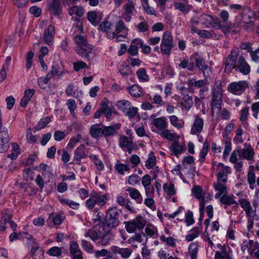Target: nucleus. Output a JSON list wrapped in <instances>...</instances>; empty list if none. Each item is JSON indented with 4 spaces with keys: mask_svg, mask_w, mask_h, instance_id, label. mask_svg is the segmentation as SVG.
<instances>
[{
    "mask_svg": "<svg viewBox=\"0 0 259 259\" xmlns=\"http://www.w3.org/2000/svg\"><path fill=\"white\" fill-rule=\"evenodd\" d=\"M81 245L82 248L88 253H92L94 252V246L90 242L83 239L81 240Z\"/></svg>",
    "mask_w": 259,
    "mask_h": 259,
    "instance_id": "09e8293b",
    "label": "nucleus"
},
{
    "mask_svg": "<svg viewBox=\"0 0 259 259\" xmlns=\"http://www.w3.org/2000/svg\"><path fill=\"white\" fill-rule=\"evenodd\" d=\"M66 105L70 111V114L73 116H75V110L76 108L75 101L74 99H68L67 101Z\"/></svg>",
    "mask_w": 259,
    "mask_h": 259,
    "instance_id": "5fc2aeb1",
    "label": "nucleus"
},
{
    "mask_svg": "<svg viewBox=\"0 0 259 259\" xmlns=\"http://www.w3.org/2000/svg\"><path fill=\"white\" fill-rule=\"evenodd\" d=\"M112 24L106 21H103L99 25L100 29L103 31L106 32V35L108 37V34L112 33L110 32V30L111 29Z\"/></svg>",
    "mask_w": 259,
    "mask_h": 259,
    "instance_id": "a18cd8bd",
    "label": "nucleus"
},
{
    "mask_svg": "<svg viewBox=\"0 0 259 259\" xmlns=\"http://www.w3.org/2000/svg\"><path fill=\"white\" fill-rule=\"evenodd\" d=\"M248 85L246 81H239L230 83L228 86V91L236 95H240L246 89Z\"/></svg>",
    "mask_w": 259,
    "mask_h": 259,
    "instance_id": "39448f33",
    "label": "nucleus"
},
{
    "mask_svg": "<svg viewBox=\"0 0 259 259\" xmlns=\"http://www.w3.org/2000/svg\"><path fill=\"white\" fill-rule=\"evenodd\" d=\"M135 42L139 44L140 48H142V52L144 54H148L150 53L151 51V48L148 45H144L141 39L136 38L135 39Z\"/></svg>",
    "mask_w": 259,
    "mask_h": 259,
    "instance_id": "bf43d9fd",
    "label": "nucleus"
},
{
    "mask_svg": "<svg viewBox=\"0 0 259 259\" xmlns=\"http://www.w3.org/2000/svg\"><path fill=\"white\" fill-rule=\"evenodd\" d=\"M152 124L158 131H163L167 127V119L164 116L154 118L152 121Z\"/></svg>",
    "mask_w": 259,
    "mask_h": 259,
    "instance_id": "4be33fe9",
    "label": "nucleus"
},
{
    "mask_svg": "<svg viewBox=\"0 0 259 259\" xmlns=\"http://www.w3.org/2000/svg\"><path fill=\"white\" fill-rule=\"evenodd\" d=\"M74 41L75 43L78 46V47H85L88 49L93 50V46L89 44L87 41L86 38L81 35L77 34L74 37Z\"/></svg>",
    "mask_w": 259,
    "mask_h": 259,
    "instance_id": "393cba45",
    "label": "nucleus"
},
{
    "mask_svg": "<svg viewBox=\"0 0 259 259\" xmlns=\"http://www.w3.org/2000/svg\"><path fill=\"white\" fill-rule=\"evenodd\" d=\"M70 252L71 255L82 253L79 249L77 243L75 241H72L70 243Z\"/></svg>",
    "mask_w": 259,
    "mask_h": 259,
    "instance_id": "052dcab7",
    "label": "nucleus"
},
{
    "mask_svg": "<svg viewBox=\"0 0 259 259\" xmlns=\"http://www.w3.org/2000/svg\"><path fill=\"white\" fill-rule=\"evenodd\" d=\"M120 124H116L110 126H103V136L109 137L113 136L116 132L120 128Z\"/></svg>",
    "mask_w": 259,
    "mask_h": 259,
    "instance_id": "a878e982",
    "label": "nucleus"
},
{
    "mask_svg": "<svg viewBox=\"0 0 259 259\" xmlns=\"http://www.w3.org/2000/svg\"><path fill=\"white\" fill-rule=\"evenodd\" d=\"M255 153L253 148L249 144L245 143L244 148L241 149L239 156L248 161L253 160Z\"/></svg>",
    "mask_w": 259,
    "mask_h": 259,
    "instance_id": "9d476101",
    "label": "nucleus"
},
{
    "mask_svg": "<svg viewBox=\"0 0 259 259\" xmlns=\"http://www.w3.org/2000/svg\"><path fill=\"white\" fill-rule=\"evenodd\" d=\"M222 102L211 101V112L212 116H213L214 113L218 114L220 112Z\"/></svg>",
    "mask_w": 259,
    "mask_h": 259,
    "instance_id": "0e129e2a",
    "label": "nucleus"
},
{
    "mask_svg": "<svg viewBox=\"0 0 259 259\" xmlns=\"http://www.w3.org/2000/svg\"><path fill=\"white\" fill-rule=\"evenodd\" d=\"M52 78L50 74L48 73L46 75L45 77H39L37 80L38 84L39 87L41 89L45 88V85H46L50 80Z\"/></svg>",
    "mask_w": 259,
    "mask_h": 259,
    "instance_id": "8fccbe9b",
    "label": "nucleus"
},
{
    "mask_svg": "<svg viewBox=\"0 0 259 259\" xmlns=\"http://www.w3.org/2000/svg\"><path fill=\"white\" fill-rule=\"evenodd\" d=\"M119 145L121 148L134 147L133 140L132 139L123 136L119 138Z\"/></svg>",
    "mask_w": 259,
    "mask_h": 259,
    "instance_id": "f704fd0d",
    "label": "nucleus"
},
{
    "mask_svg": "<svg viewBox=\"0 0 259 259\" xmlns=\"http://www.w3.org/2000/svg\"><path fill=\"white\" fill-rule=\"evenodd\" d=\"M179 68L181 69L187 68L189 71H192L194 69V64L193 62H189L187 59H183L180 60V63L178 64Z\"/></svg>",
    "mask_w": 259,
    "mask_h": 259,
    "instance_id": "c9c22d12",
    "label": "nucleus"
},
{
    "mask_svg": "<svg viewBox=\"0 0 259 259\" xmlns=\"http://www.w3.org/2000/svg\"><path fill=\"white\" fill-rule=\"evenodd\" d=\"M174 6L176 10L180 11L185 15L188 13L192 9V5L185 4L180 2L175 3Z\"/></svg>",
    "mask_w": 259,
    "mask_h": 259,
    "instance_id": "7c9ffc66",
    "label": "nucleus"
},
{
    "mask_svg": "<svg viewBox=\"0 0 259 259\" xmlns=\"http://www.w3.org/2000/svg\"><path fill=\"white\" fill-rule=\"evenodd\" d=\"M170 123L178 128H181L184 126V122L180 121L176 115H171L169 117Z\"/></svg>",
    "mask_w": 259,
    "mask_h": 259,
    "instance_id": "de8ad7c7",
    "label": "nucleus"
},
{
    "mask_svg": "<svg viewBox=\"0 0 259 259\" xmlns=\"http://www.w3.org/2000/svg\"><path fill=\"white\" fill-rule=\"evenodd\" d=\"M192 193L195 197L198 199H200L204 196V193L202 188L198 185H195L192 189Z\"/></svg>",
    "mask_w": 259,
    "mask_h": 259,
    "instance_id": "49530a36",
    "label": "nucleus"
},
{
    "mask_svg": "<svg viewBox=\"0 0 259 259\" xmlns=\"http://www.w3.org/2000/svg\"><path fill=\"white\" fill-rule=\"evenodd\" d=\"M198 251V245L196 242L191 243L189 247V253L191 256V259H196L197 254Z\"/></svg>",
    "mask_w": 259,
    "mask_h": 259,
    "instance_id": "a19ab883",
    "label": "nucleus"
},
{
    "mask_svg": "<svg viewBox=\"0 0 259 259\" xmlns=\"http://www.w3.org/2000/svg\"><path fill=\"white\" fill-rule=\"evenodd\" d=\"M199 234V230L198 227H194L190 231V233L186 236L188 241H191L196 238Z\"/></svg>",
    "mask_w": 259,
    "mask_h": 259,
    "instance_id": "603ef678",
    "label": "nucleus"
},
{
    "mask_svg": "<svg viewBox=\"0 0 259 259\" xmlns=\"http://www.w3.org/2000/svg\"><path fill=\"white\" fill-rule=\"evenodd\" d=\"M203 124V119L200 118L198 115H195L194 122L191 127V134L192 135L199 136L202 131Z\"/></svg>",
    "mask_w": 259,
    "mask_h": 259,
    "instance_id": "9b49d317",
    "label": "nucleus"
},
{
    "mask_svg": "<svg viewBox=\"0 0 259 259\" xmlns=\"http://www.w3.org/2000/svg\"><path fill=\"white\" fill-rule=\"evenodd\" d=\"M89 157L94 161L95 164L96 165L99 170H102L104 169V165L103 162L98 158L97 155H90Z\"/></svg>",
    "mask_w": 259,
    "mask_h": 259,
    "instance_id": "e2e57ef3",
    "label": "nucleus"
},
{
    "mask_svg": "<svg viewBox=\"0 0 259 259\" xmlns=\"http://www.w3.org/2000/svg\"><path fill=\"white\" fill-rule=\"evenodd\" d=\"M221 82L216 81L212 90V101L222 102Z\"/></svg>",
    "mask_w": 259,
    "mask_h": 259,
    "instance_id": "4468645a",
    "label": "nucleus"
},
{
    "mask_svg": "<svg viewBox=\"0 0 259 259\" xmlns=\"http://www.w3.org/2000/svg\"><path fill=\"white\" fill-rule=\"evenodd\" d=\"M195 64L199 70L201 71L204 77H209L211 74L212 71L210 67L206 64L202 57H198L195 59Z\"/></svg>",
    "mask_w": 259,
    "mask_h": 259,
    "instance_id": "6e6552de",
    "label": "nucleus"
},
{
    "mask_svg": "<svg viewBox=\"0 0 259 259\" xmlns=\"http://www.w3.org/2000/svg\"><path fill=\"white\" fill-rule=\"evenodd\" d=\"M173 39L169 32H165L162 36V39L161 42L160 49L162 53L169 55L170 54L171 50L174 47Z\"/></svg>",
    "mask_w": 259,
    "mask_h": 259,
    "instance_id": "20e7f679",
    "label": "nucleus"
},
{
    "mask_svg": "<svg viewBox=\"0 0 259 259\" xmlns=\"http://www.w3.org/2000/svg\"><path fill=\"white\" fill-rule=\"evenodd\" d=\"M136 75L141 82L149 81V76L146 73V69L144 68H139L136 72Z\"/></svg>",
    "mask_w": 259,
    "mask_h": 259,
    "instance_id": "58836bf2",
    "label": "nucleus"
},
{
    "mask_svg": "<svg viewBox=\"0 0 259 259\" xmlns=\"http://www.w3.org/2000/svg\"><path fill=\"white\" fill-rule=\"evenodd\" d=\"M109 101L105 99L101 102L100 105V109L103 113L105 114L107 118H109L112 113L117 114V112L115 111L114 108L112 106L110 107L109 106Z\"/></svg>",
    "mask_w": 259,
    "mask_h": 259,
    "instance_id": "f8f14e48",
    "label": "nucleus"
},
{
    "mask_svg": "<svg viewBox=\"0 0 259 259\" xmlns=\"http://www.w3.org/2000/svg\"><path fill=\"white\" fill-rule=\"evenodd\" d=\"M19 146L16 143L12 144V149L11 150V153L8 155V157L11 159H15L17 158L19 153Z\"/></svg>",
    "mask_w": 259,
    "mask_h": 259,
    "instance_id": "864d4df0",
    "label": "nucleus"
},
{
    "mask_svg": "<svg viewBox=\"0 0 259 259\" xmlns=\"http://www.w3.org/2000/svg\"><path fill=\"white\" fill-rule=\"evenodd\" d=\"M220 201L222 203L225 204L224 207L225 209H227L228 205L232 204H234L232 207L233 209H236L238 207V203L234 200L233 196H231L224 194L221 197Z\"/></svg>",
    "mask_w": 259,
    "mask_h": 259,
    "instance_id": "2eb2a0df",
    "label": "nucleus"
},
{
    "mask_svg": "<svg viewBox=\"0 0 259 259\" xmlns=\"http://www.w3.org/2000/svg\"><path fill=\"white\" fill-rule=\"evenodd\" d=\"M91 136L95 138H98L103 136V126L100 127V124H94L90 130Z\"/></svg>",
    "mask_w": 259,
    "mask_h": 259,
    "instance_id": "cd10ccee",
    "label": "nucleus"
},
{
    "mask_svg": "<svg viewBox=\"0 0 259 259\" xmlns=\"http://www.w3.org/2000/svg\"><path fill=\"white\" fill-rule=\"evenodd\" d=\"M218 181L217 183L214 184V188L215 191L222 193V194H226L227 193V187Z\"/></svg>",
    "mask_w": 259,
    "mask_h": 259,
    "instance_id": "338daca9",
    "label": "nucleus"
},
{
    "mask_svg": "<svg viewBox=\"0 0 259 259\" xmlns=\"http://www.w3.org/2000/svg\"><path fill=\"white\" fill-rule=\"evenodd\" d=\"M218 167L221 169L217 175L218 180L225 183L227 180V174L230 173L231 169L229 166H225L221 163H219Z\"/></svg>",
    "mask_w": 259,
    "mask_h": 259,
    "instance_id": "ddd939ff",
    "label": "nucleus"
},
{
    "mask_svg": "<svg viewBox=\"0 0 259 259\" xmlns=\"http://www.w3.org/2000/svg\"><path fill=\"white\" fill-rule=\"evenodd\" d=\"M124 224L126 231L129 233L142 230L145 225L144 220L141 216H138L132 220L124 222Z\"/></svg>",
    "mask_w": 259,
    "mask_h": 259,
    "instance_id": "7ed1b4c3",
    "label": "nucleus"
},
{
    "mask_svg": "<svg viewBox=\"0 0 259 259\" xmlns=\"http://www.w3.org/2000/svg\"><path fill=\"white\" fill-rule=\"evenodd\" d=\"M147 236L145 234L138 233L136 234L134 236L130 238L128 240L127 242L130 244H131L135 241L142 243V244H145L147 241Z\"/></svg>",
    "mask_w": 259,
    "mask_h": 259,
    "instance_id": "c756f323",
    "label": "nucleus"
},
{
    "mask_svg": "<svg viewBox=\"0 0 259 259\" xmlns=\"http://www.w3.org/2000/svg\"><path fill=\"white\" fill-rule=\"evenodd\" d=\"M48 253L53 256H60L62 254L61 248L57 246H54L51 248L48 251Z\"/></svg>",
    "mask_w": 259,
    "mask_h": 259,
    "instance_id": "680f3d73",
    "label": "nucleus"
},
{
    "mask_svg": "<svg viewBox=\"0 0 259 259\" xmlns=\"http://www.w3.org/2000/svg\"><path fill=\"white\" fill-rule=\"evenodd\" d=\"M97 17V14L94 11H90L87 14L88 20L94 26H97L99 23Z\"/></svg>",
    "mask_w": 259,
    "mask_h": 259,
    "instance_id": "4d7b16f0",
    "label": "nucleus"
},
{
    "mask_svg": "<svg viewBox=\"0 0 259 259\" xmlns=\"http://www.w3.org/2000/svg\"><path fill=\"white\" fill-rule=\"evenodd\" d=\"M119 213L116 207H112L108 209L106 215L105 226L109 229L117 227L119 224Z\"/></svg>",
    "mask_w": 259,
    "mask_h": 259,
    "instance_id": "f03ea898",
    "label": "nucleus"
},
{
    "mask_svg": "<svg viewBox=\"0 0 259 259\" xmlns=\"http://www.w3.org/2000/svg\"><path fill=\"white\" fill-rule=\"evenodd\" d=\"M208 77H204V79L196 80L194 79H188L187 84L189 88L196 87L197 88H203L205 85L207 84Z\"/></svg>",
    "mask_w": 259,
    "mask_h": 259,
    "instance_id": "6ab92c4d",
    "label": "nucleus"
},
{
    "mask_svg": "<svg viewBox=\"0 0 259 259\" xmlns=\"http://www.w3.org/2000/svg\"><path fill=\"white\" fill-rule=\"evenodd\" d=\"M116 105L119 110L125 113L131 106L132 103L128 100H121L117 102Z\"/></svg>",
    "mask_w": 259,
    "mask_h": 259,
    "instance_id": "473e14b6",
    "label": "nucleus"
},
{
    "mask_svg": "<svg viewBox=\"0 0 259 259\" xmlns=\"http://www.w3.org/2000/svg\"><path fill=\"white\" fill-rule=\"evenodd\" d=\"M114 168L116 171L120 175H123L124 172L128 171L131 169L129 165L120 163L118 160L114 165Z\"/></svg>",
    "mask_w": 259,
    "mask_h": 259,
    "instance_id": "2f4dec72",
    "label": "nucleus"
},
{
    "mask_svg": "<svg viewBox=\"0 0 259 259\" xmlns=\"http://www.w3.org/2000/svg\"><path fill=\"white\" fill-rule=\"evenodd\" d=\"M68 13L71 16L75 14L78 17H81L84 14V9L81 6H74L68 9Z\"/></svg>",
    "mask_w": 259,
    "mask_h": 259,
    "instance_id": "72a5a7b5",
    "label": "nucleus"
},
{
    "mask_svg": "<svg viewBox=\"0 0 259 259\" xmlns=\"http://www.w3.org/2000/svg\"><path fill=\"white\" fill-rule=\"evenodd\" d=\"M84 236L90 238L92 241L96 242L98 246H106L109 244L112 235L109 231L105 232L102 227H94L89 230L84 234Z\"/></svg>",
    "mask_w": 259,
    "mask_h": 259,
    "instance_id": "f257e3e1",
    "label": "nucleus"
},
{
    "mask_svg": "<svg viewBox=\"0 0 259 259\" xmlns=\"http://www.w3.org/2000/svg\"><path fill=\"white\" fill-rule=\"evenodd\" d=\"M10 141L8 130L5 127L0 125V152L3 153L7 150Z\"/></svg>",
    "mask_w": 259,
    "mask_h": 259,
    "instance_id": "0eeeda50",
    "label": "nucleus"
},
{
    "mask_svg": "<svg viewBox=\"0 0 259 259\" xmlns=\"http://www.w3.org/2000/svg\"><path fill=\"white\" fill-rule=\"evenodd\" d=\"M65 217L63 213H58L52 217V220L54 225H60L63 220L65 219Z\"/></svg>",
    "mask_w": 259,
    "mask_h": 259,
    "instance_id": "774afa93",
    "label": "nucleus"
},
{
    "mask_svg": "<svg viewBox=\"0 0 259 259\" xmlns=\"http://www.w3.org/2000/svg\"><path fill=\"white\" fill-rule=\"evenodd\" d=\"M60 202L64 205H66L72 209H77L78 208L79 204L68 199L59 198Z\"/></svg>",
    "mask_w": 259,
    "mask_h": 259,
    "instance_id": "37998d69",
    "label": "nucleus"
},
{
    "mask_svg": "<svg viewBox=\"0 0 259 259\" xmlns=\"http://www.w3.org/2000/svg\"><path fill=\"white\" fill-rule=\"evenodd\" d=\"M55 33V26L50 25L44 31V40L48 45L52 44Z\"/></svg>",
    "mask_w": 259,
    "mask_h": 259,
    "instance_id": "dca6fc26",
    "label": "nucleus"
},
{
    "mask_svg": "<svg viewBox=\"0 0 259 259\" xmlns=\"http://www.w3.org/2000/svg\"><path fill=\"white\" fill-rule=\"evenodd\" d=\"M85 149L84 145H81L74 150V160L77 163L80 164V159L87 157V154L85 152Z\"/></svg>",
    "mask_w": 259,
    "mask_h": 259,
    "instance_id": "a211bd4d",
    "label": "nucleus"
},
{
    "mask_svg": "<svg viewBox=\"0 0 259 259\" xmlns=\"http://www.w3.org/2000/svg\"><path fill=\"white\" fill-rule=\"evenodd\" d=\"M238 68L239 71L244 75L249 74L250 71L249 65L246 61L245 58L242 56L239 58Z\"/></svg>",
    "mask_w": 259,
    "mask_h": 259,
    "instance_id": "412c9836",
    "label": "nucleus"
},
{
    "mask_svg": "<svg viewBox=\"0 0 259 259\" xmlns=\"http://www.w3.org/2000/svg\"><path fill=\"white\" fill-rule=\"evenodd\" d=\"M156 164V158L153 152L149 155V157L145 162V166L148 169H151Z\"/></svg>",
    "mask_w": 259,
    "mask_h": 259,
    "instance_id": "79ce46f5",
    "label": "nucleus"
},
{
    "mask_svg": "<svg viewBox=\"0 0 259 259\" xmlns=\"http://www.w3.org/2000/svg\"><path fill=\"white\" fill-rule=\"evenodd\" d=\"M47 10L52 15L58 16L61 14L62 7L59 0H52L48 4Z\"/></svg>",
    "mask_w": 259,
    "mask_h": 259,
    "instance_id": "1a4fd4ad",
    "label": "nucleus"
},
{
    "mask_svg": "<svg viewBox=\"0 0 259 259\" xmlns=\"http://www.w3.org/2000/svg\"><path fill=\"white\" fill-rule=\"evenodd\" d=\"M92 50L82 47H77L75 49L76 53L90 64L94 63L96 57V53Z\"/></svg>",
    "mask_w": 259,
    "mask_h": 259,
    "instance_id": "423d86ee",
    "label": "nucleus"
},
{
    "mask_svg": "<svg viewBox=\"0 0 259 259\" xmlns=\"http://www.w3.org/2000/svg\"><path fill=\"white\" fill-rule=\"evenodd\" d=\"M75 87L73 83H69L66 90L65 94L67 96H73L74 98H77V96L76 95V91H75Z\"/></svg>",
    "mask_w": 259,
    "mask_h": 259,
    "instance_id": "3c124183",
    "label": "nucleus"
},
{
    "mask_svg": "<svg viewBox=\"0 0 259 259\" xmlns=\"http://www.w3.org/2000/svg\"><path fill=\"white\" fill-rule=\"evenodd\" d=\"M142 6L147 14L156 15L155 10L149 5L148 0H143Z\"/></svg>",
    "mask_w": 259,
    "mask_h": 259,
    "instance_id": "13d9d810",
    "label": "nucleus"
},
{
    "mask_svg": "<svg viewBox=\"0 0 259 259\" xmlns=\"http://www.w3.org/2000/svg\"><path fill=\"white\" fill-rule=\"evenodd\" d=\"M140 47L139 44H137L135 42V39L132 41L131 46H130L128 53L132 55L136 56L138 54V48Z\"/></svg>",
    "mask_w": 259,
    "mask_h": 259,
    "instance_id": "6e6d98bb",
    "label": "nucleus"
},
{
    "mask_svg": "<svg viewBox=\"0 0 259 259\" xmlns=\"http://www.w3.org/2000/svg\"><path fill=\"white\" fill-rule=\"evenodd\" d=\"M209 144L207 141H205L203 145V147L199 153V160L201 162L204 161L205 157L208 153Z\"/></svg>",
    "mask_w": 259,
    "mask_h": 259,
    "instance_id": "ea45409f",
    "label": "nucleus"
},
{
    "mask_svg": "<svg viewBox=\"0 0 259 259\" xmlns=\"http://www.w3.org/2000/svg\"><path fill=\"white\" fill-rule=\"evenodd\" d=\"M169 149L172 154L177 156L181 154L184 151L183 146L181 145L177 141H175L171 143V146L169 147Z\"/></svg>",
    "mask_w": 259,
    "mask_h": 259,
    "instance_id": "c85d7f7f",
    "label": "nucleus"
},
{
    "mask_svg": "<svg viewBox=\"0 0 259 259\" xmlns=\"http://www.w3.org/2000/svg\"><path fill=\"white\" fill-rule=\"evenodd\" d=\"M124 29L127 30L124 23L122 21H119L116 23L115 30L112 32V33L108 34V38L110 39H113L116 37L117 34L121 32Z\"/></svg>",
    "mask_w": 259,
    "mask_h": 259,
    "instance_id": "bb28decb",
    "label": "nucleus"
},
{
    "mask_svg": "<svg viewBox=\"0 0 259 259\" xmlns=\"http://www.w3.org/2000/svg\"><path fill=\"white\" fill-rule=\"evenodd\" d=\"M155 132L169 141H173L175 139L174 134L171 133L170 131L166 128H165L163 131H157V132L155 131Z\"/></svg>",
    "mask_w": 259,
    "mask_h": 259,
    "instance_id": "c03bdc74",
    "label": "nucleus"
},
{
    "mask_svg": "<svg viewBox=\"0 0 259 259\" xmlns=\"http://www.w3.org/2000/svg\"><path fill=\"white\" fill-rule=\"evenodd\" d=\"M124 12L126 14H133L135 10V5L133 1H128L124 6Z\"/></svg>",
    "mask_w": 259,
    "mask_h": 259,
    "instance_id": "69168bd1",
    "label": "nucleus"
},
{
    "mask_svg": "<svg viewBox=\"0 0 259 259\" xmlns=\"http://www.w3.org/2000/svg\"><path fill=\"white\" fill-rule=\"evenodd\" d=\"M163 189L169 196L174 195L176 193L174 184L172 183H165L163 185Z\"/></svg>",
    "mask_w": 259,
    "mask_h": 259,
    "instance_id": "e433bc0d",
    "label": "nucleus"
},
{
    "mask_svg": "<svg viewBox=\"0 0 259 259\" xmlns=\"http://www.w3.org/2000/svg\"><path fill=\"white\" fill-rule=\"evenodd\" d=\"M129 94L134 98L142 97L143 94L142 88L137 84L129 86L126 88Z\"/></svg>",
    "mask_w": 259,
    "mask_h": 259,
    "instance_id": "5701e85b",
    "label": "nucleus"
},
{
    "mask_svg": "<svg viewBox=\"0 0 259 259\" xmlns=\"http://www.w3.org/2000/svg\"><path fill=\"white\" fill-rule=\"evenodd\" d=\"M199 21L202 24L207 28H214L215 24L217 23L211 16L204 14L201 15Z\"/></svg>",
    "mask_w": 259,
    "mask_h": 259,
    "instance_id": "f3484780",
    "label": "nucleus"
},
{
    "mask_svg": "<svg viewBox=\"0 0 259 259\" xmlns=\"http://www.w3.org/2000/svg\"><path fill=\"white\" fill-rule=\"evenodd\" d=\"M125 191L129 192L130 197L132 199L135 200L137 203H142L143 198L138 190L135 188L128 187Z\"/></svg>",
    "mask_w": 259,
    "mask_h": 259,
    "instance_id": "b1692460",
    "label": "nucleus"
},
{
    "mask_svg": "<svg viewBox=\"0 0 259 259\" xmlns=\"http://www.w3.org/2000/svg\"><path fill=\"white\" fill-rule=\"evenodd\" d=\"M215 29H220L224 33H227L229 32L236 33L238 32V30H234L232 28V25H222L220 22H217L214 26Z\"/></svg>",
    "mask_w": 259,
    "mask_h": 259,
    "instance_id": "4c0bfd02",
    "label": "nucleus"
},
{
    "mask_svg": "<svg viewBox=\"0 0 259 259\" xmlns=\"http://www.w3.org/2000/svg\"><path fill=\"white\" fill-rule=\"evenodd\" d=\"M253 12L250 8L247 6H244V8L240 12V15L242 20L245 23L249 22L253 16Z\"/></svg>",
    "mask_w": 259,
    "mask_h": 259,
    "instance_id": "aec40b11",
    "label": "nucleus"
}]
</instances>
